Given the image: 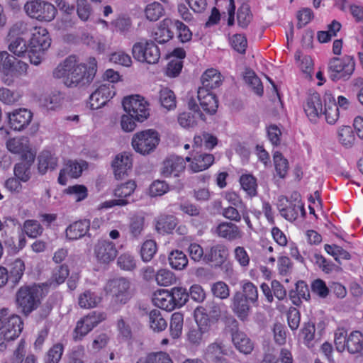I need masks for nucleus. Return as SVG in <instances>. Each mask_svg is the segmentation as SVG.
Listing matches in <instances>:
<instances>
[{"label":"nucleus","mask_w":363,"mask_h":363,"mask_svg":"<svg viewBox=\"0 0 363 363\" xmlns=\"http://www.w3.org/2000/svg\"><path fill=\"white\" fill-rule=\"evenodd\" d=\"M145 14L150 21H157L164 14L163 6L157 1L148 4L145 9Z\"/></svg>","instance_id":"49530a36"},{"label":"nucleus","mask_w":363,"mask_h":363,"mask_svg":"<svg viewBox=\"0 0 363 363\" xmlns=\"http://www.w3.org/2000/svg\"><path fill=\"white\" fill-rule=\"evenodd\" d=\"M57 6L59 10L65 13L66 16L62 18L60 21H57V26L58 29L65 30L68 28L72 27L74 22L69 18V16L74 13V6L70 5L64 0L55 1Z\"/></svg>","instance_id":"a878e982"},{"label":"nucleus","mask_w":363,"mask_h":363,"mask_svg":"<svg viewBox=\"0 0 363 363\" xmlns=\"http://www.w3.org/2000/svg\"><path fill=\"white\" fill-rule=\"evenodd\" d=\"M77 13L79 18L86 21L91 13V8L87 0H76Z\"/></svg>","instance_id":"774afa93"},{"label":"nucleus","mask_w":363,"mask_h":363,"mask_svg":"<svg viewBox=\"0 0 363 363\" xmlns=\"http://www.w3.org/2000/svg\"><path fill=\"white\" fill-rule=\"evenodd\" d=\"M274 163L277 174L284 178L287 174L289 169V162L279 152H275L274 154Z\"/></svg>","instance_id":"4d7b16f0"},{"label":"nucleus","mask_w":363,"mask_h":363,"mask_svg":"<svg viewBox=\"0 0 363 363\" xmlns=\"http://www.w3.org/2000/svg\"><path fill=\"white\" fill-rule=\"evenodd\" d=\"M105 289L111 296V303L115 305H124L131 298L130 282L126 278L111 279L107 282Z\"/></svg>","instance_id":"1a4fd4ad"},{"label":"nucleus","mask_w":363,"mask_h":363,"mask_svg":"<svg viewBox=\"0 0 363 363\" xmlns=\"http://www.w3.org/2000/svg\"><path fill=\"white\" fill-rule=\"evenodd\" d=\"M106 318V315L104 312L92 311L81 319L84 321V323H86L92 330L101 322L104 320Z\"/></svg>","instance_id":"bf43d9fd"},{"label":"nucleus","mask_w":363,"mask_h":363,"mask_svg":"<svg viewBox=\"0 0 363 363\" xmlns=\"http://www.w3.org/2000/svg\"><path fill=\"white\" fill-rule=\"evenodd\" d=\"M211 292L215 297L220 299H226L230 296L229 286L222 281L213 283L211 288Z\"/></svg>","instance_id":"680f3d73"},{"label":"nucleus","mask_w":363,"mask_h":363,"mask_svg":"<svg viewBox=\"0 0 363 363\" xmlns=\"http://www.w3.org/2000/svg\"><path fill=\"white\" fill-rule=\"evenodd\" d=\"M34 28L35 26L29 21L19 20L9 27L6 37L24 38L23 36L32 33Z\"/></svg>","instance_id":"bb28decb"},{"label":"nucleus","mask_w":363,"mask_h":363,"mask_svg":"<svg viewBox=\"0 0 363 363\" xmlns=\"http://www.w3.org/2000/svg\"><path fill=\"white\" fill-rule=\"evenodd\" d=\"M31 34L28 58L31 64L38 65L43 59L45 51L51 45V39L48 30L43 27H35Z\"/></svg>","instance_id":"7ed1b4c3"},{"label":"nucleus","mask_w":363,"mask_h":363,"mask_svg":"<svg viewBox=\"0 0 363 363\" xmlns=\"http://www.w3.org/2000/svg\"><path fill=\"white\" fill-rule=\"evenodd\" d=\"M169 291L172 297L174 308L183 306L189 300V294L185 288L174 287Z\"/></svg>","instance_id":"09e8293b"},{"label":"nucleus","mask_w":363,"mask_h":363,"mask_svg":"<svg viewBox=\"0 0 363 363\" xmlns=\"http://www.w3.org/2000/svg\"><path fill=\"white\" fill-rule=\"evenodd\" d=\"M232 340L235 347L245 354L251 353L254 345L243 332L236 330L232 334Z\"/></svg>","instance_id":"72a5a7b5"},{"label":"nucleus","mask_w":363,"mask_h":363,"mask_svg":"<svg viewBox=\"0 0 363 363\" xmlns=\"http://www.w3.org/2000/svg\"><path fill=\"white\" fill-rule=\"evenodd\" d=\"M172 21L169 18L164 19L160 24L159 27L152 33L153 41L160 44L167 43L173 38V32L171 31L169 26Z\"/></svg>","instance_id":"2f4dec72"},{"label":"nucleus","mask_w":363,"mask_h":363,"mask_svg":"<svg viewBox=\"0 0 363 363\" xmlns=\"http://www.w3.org/2000/svg\"><path fill=\"white\" fill-rule=\"evenodd\" d=\"M24 11L29 17L47 22L52 21L57 13V10L53 4L41 0L28 1L24 5Z\"/></svg>","instance_id":"6e6552de"},{"label":"nucleus","mask_w":363,"mask_h":363,"mask_svg":"<svg viewBox=\"0 0 363 363\" xmlns=\"http://www.w3.org/2000/svg\"><path fill=\"white\" fill-rule=\"evenodd\" d=\"M238 25L242 28H246L252 20V14L248 5H242L239 8L237 14Z\"/></svg>","instance_id":"338daca9"},{"label":"nucleus","mask_w":363,"mask_h":363,"mask_svg":"<svg viewBox=\"0 0 363 363\" xmlns=\"http://www.w3.org/2000/svg\"><path fill=\"white\" fill-rule=\"evenodd\" d=\"M198 119L204 121H206V117L201 112L197 111L196 113L183 112L178 116V123L183 128H191L197 125Z\"/></svg>","instance_id":"a19ab883"},{"label":"nucleus","mask_w":363,"mask_h":363,"mask_svg":"<svg viewBox=\"0 0 363 363\" xmlns=\"http://www.w3.org/2000/svg\"><path fill=\"white\" fill-rule=\"evenodd\" d=\"M244 80L245 83L249 85L257 95H262V84L254 72L251 70L246 71L244 75Z\"/></svg>","instance_id":"864d4df0"},{"label":"nucleus","mask_w":363,"mask_h":363,"mask_svg":"<svg viewBox=\"0 0 363 363\" xmlns=\"http://www.w3.org/2000/svg\"><path fill=\"white\" fill-rule=\"evenodd\" d=\"M131 155L124 152L116 156L112 162L114 175L116 179H123L128 174L132 168Z\"/></svg>","instance_id":"aec40b11"},{"label":"nucleus","mask_w":363,"mask_h":363,"mask_svg":"<svg viewBox=\"0 0 363 363\" xmlns=\"http://www.w3.org/2000/svg\"><path fill=\"white\" fill-rule=\"evenodd\" d=\"M177 225V218L174 216L161 215L156 223V230L160 233H171Z\"/></svg>","instance_id":"58836bf2"},{"label":"nucleus","mask_w":363,"mask_h":363,"mask_svg":"<svg viewBox=\"0 0 363 363\" xmlns=\"http://www.w3.org/2000/svg\"><path fill=\"white\" fill-rule=\"evenodd\" d=\"M148 104L139 95L127 96L123 99L124 111L137 121L143 122L149 116Z\"/></svg>","instance_id":"f8f14e48"},{"label":"nucleus","mask_w":363,"mask_h":363,"mask_svg":"<svg viewBox=\"0 0 363 363\" xmlns=\"http://www.w3.org/2000/svg\"><path fill=\"white\" fill-rule=\"evenodd\" d=\"M25 271V264L21 259H16L10 264L9 275L10 281L13 286H16L20 281Z\"/></svg>","instance_id":"c03bdc74"},{"label":"nucleus","mask_w":363,"mask_h":363,"mask_svg":"<svg viewBox=\"0 0 363 363\" xmlns=\"http://www.w3.org/2000/svg\"><path fill=\"white\" fill-rule=\"evenodd\" d=\"M8 50L18 57H28L29 43L25 38H7Z\"/></svg>","instance_id":"c85d7f7f"},{"label":"nucleus","mask_w":363,"mask_h":363,"mask_svg":"<svg viewBox=\"0 0 363 363\" xmlns=\"http://www.w3.org/2000/svg\"><path fill=\"white\" fill-rule=\"evenodd\" d=\"M228 258L229 250L223 243H216L206 248L204 262L215 268L226 267Z\"/></svg>","instance_id":"ddd939ff"},{"label":"nucleus","mask_w":363,"mask_h":363,"mask_svg":"<svg viewBox=\"0 0 363 363\" xmlns=\"http://www.w3.org/2000/svg\"><path fill=\"white\" fill-rule=\"evenodd\" d=\"M338 139L342 145L346 147H351L355 140L352 127L345 125L340 128L338 130Z\"/></svg>","instance_id":"5fc2aeb1"},{"label":"nucleus","mask_w":363,"mask_h":363,"mask_svg":"<svg viewBox=\"0 0 363 363\" xmlns=\"http://www.w3.org/2000/svg\"><path fill=\"white\" fill-rule=\"evenodd\" d=\"M155 281L160 286H168L176 283L177 277L170 270L161 269L156 273Z\"/></svg>","instance_id":"603ef678"},{"label":"nucleus","mask_w":363,"mask_h":363,"mask_svg":"<svg viewBox=\"0 0 363 363\" xmlns=\"http://www.w3.org/2000/svg\"><path fill=\"white\" fill-rule=\"evenodd\" d=\"M90 228L89 220H80L70 224L66 229V237L69 240H77L84 236Z\"/></svg>","instance_id":"cd10ccee"},{"label":"nucleus","mask_w":363,"mask_h":363,"mask_svg":"<svg viewBox=\"0 0 363 363\" xmlns=\"http://www.w3.org/2000/svg\"><path fill=\"white\" fill-rule=\"evenodd\" d=\"M23 230L28 237L35 238L43 233V228L35 220H26L23 223Z\"/></svg>","instance_id":"6e6d98bb"},{"label":"nucleus","mask_w":363,"mask_h":363,"mask_svg":"<svg viewBox=\"0 0 363 363\" xmlns=\"http://www.w3.org/2000/svg\"><path fill=\"white\" fill-rule=\"evenodd\" d=\"M145 218L142 216L134 215L130 218L128 225L129 233L134 239H138L145 228Z\"/></svg>","instance_id":"79ce46f5"},{"label":"nucleus","mask_w":363,"mask_h":363,"mask_svg":"<svg viewBox=\"0 0 363 363\" xmlns=\"http://www.w3.org/2000/svg\"><path fill=\"white\" fill-rule=\"evenodd\" d=\"M116 92L113 85L104 84L97 88L89 97V104L91 109H99L104 106L113 97Z\"/></svg>","instance_id":"dca6fc26"},{"label":"nucleus","mask_w":363,"mask_h":363,"mask_svg":"<svg viewBox=\"0 0 363 363\" xmlns=\"http://www.w3.org/2000/svg\"><path fill=\"white\" fill-rule=\"evenodd\" d=\"M9 123L11 128L15 130H22L31 122L33 113L26 108H19L12 113H8Z\"/></svg>","instance_id":"a211bd4d"},{"label":"nucleus","mask_w":363,"mask_h":363,"mask_svg":"<svg viewBox=\"0 0 363 363\" xmlns=\"http://www.w3.org/2000/svg\"><path fill=\"white\" fill-rule=\"evenodd\" d=\"M42 289L37 285L23 286L16 292V302L18 308L25 315H28L38 308Z\"/></svg>","instance_id":"39448f33"},{"label":"nucleus","mask_w":363,"mask_h":363,"mask_svg":"<svg viewBox=\"0 0 363 363\" xmlns=\"http://www.w3.org/2000/svg\"><path fill=\"white\" fill-rule=\"evenodd\" d=\"M230 43L232 48L240 54L245 52L247 41L245 35L241 34H235L230 38Z\"/></svg>","instance_id":"0e129e2a"},{"label":"nucleus","mask_w":363,"mask_h":363,"mask_svg":"<svg viewBox=\"0 0 363 363\" xmlns=\"http://www.w3.org/2000/svg\"><path fill=\"white\" fill-rule=\"evenodd\" d=\"M240 183L243 190L246 191L250 196L252 197L257 195V180L252 175H242L240 179Z\"/></svg>","instance_id":"3c124183"},{"label":"nucleus","mask_w":363,"mask_h":363,"mask_svg":"<svg viewBox=\"0 0 363 363\" xmlns=\"http://www.w3.org/2000/svg\"><path fill=\"white\" fill-rule=\"evenodd\" d=\"M149 326L155 333L164 331L167 328V321L162 312L158 309H153L148 313Z\"/></svg>","instance_id":"4c0bfd02"},{"label":"nucleus","mask_w":363,"mask_h":363,"mask_svg":"<svg viewBox=\"0 0 363 363\" xmlns=\"http://www.w3.org/2000/svg\"><path fill=\"white\" fill-rule=\"evenodd\" d=\"M96 260L101 264H108L117 257L118 250L116 245L108 240H100L94 247Z\"/></svg>","instance_id":"4468645a"},{"label":"nucleus","mask_w":363,"mask_h":363,"mask_svg":"<svg viewBox=\"0 0 363 363\" xmlns=\"http://www.w3.org/2000/svg\"><path fill=\"white\" fill-rule=\"evenodd\" d=\"M304 111L309 120L314 123L323 114L322 101L318 93L314 92L308 96Z\"/></svg>","instance_id":"412c9836"},{"label":"nucleus","mask_w":363,"mask_h":363,"mask_svg":"<svg viewBox=\"0 0 363 363\" xmlns=\"http://www.w3.org/2000/svg\"><path fill=\"white\" fill-rule=\"evenodd\" d=\"M184 325V315L179 312L174 313L171 316L169 323L170 335L173 339L179 338L182 333Z\"/></svg>","instance_id":"37998d69"},{"label":"nucleus","mask_w":363,"mask_h":363,"mask_svg":"<svg viewBox=\"0 0 363 363\" xmlns=\"http://www.w3.org/2000/svg\"><path fill=\"white\" fill-rule=\"evenodd\" d=\"M215 233L228 241L241 238L242 233L238 226L231 222H222L216 228Z\"/></svg>","instance_id":"393cba45"},{"label":"nucleus","mask_w":363,"mask_h":363,"mask_svg":"<svg viewBox=\"0 0 363 363\" xmlns=\"http://www.w3.org/2000/svg\"><path fill=\"white\" fill-rule=\"evenodd\" d=\"M202 86L200 89L211 90L216 89L222 83L221 76L215 69H207L201 76Z\"/></svg>","instance_id":"f704fd0d"},{"label":"nucleus","mask_w":363,"mask_h":363,"mask_svg":"<svg viewBox=\"0 0 363 363\" xmlns=\"http://www.w3.org/2000/svg\"><path fill=\"white\" fill-rule=\"evenodd\" d=\"M230 301V308L232 311L240 320H247L250 313V302L240 294V291L235 292Z\"/></svg>","instance_id":"6ab92c4d"},{"label":"nucleus","mask_w":363,"mask_h":363,"mask_svg":"<svg viewBox=\"0 0 363 363\" xmlns=\"http://www.w3.org/2000/svg\"><path fill=\"white\" fill-rule=\"evenodd\" d=\"M279 210L281 216L289 221H294L298 218V211H301L303 216L306 214L303 204L300 201L297 203L289 202L286 207H281V205H280Z\"/></svg>","instance_id":"e433bc0d"},{"label":"nucleus","mask_w":363,"mask_h":363,"mask_svg":"<svg viewBox=\"0 0 363 363\" xmlns=\"http://www.w3.org/2000/svg\"><path fill=\"white\" fill-rule=\"evenodd\" d=\"M135 188L136 184L133 180L121 184L114 191V195L118 199L105 201L103 203L102 207L111 208L114 206H126L130 203L127 198L132 195Z\"/></svg>","instance_id":"2eb2a0df"},{"label":"nucleus","mask_w":363,"mask_h":363,"mask_svg":"<svg viewBox=\"0 0 363 363\" xmlns=\"http://www.w3.org/2000/svg\"><path fill=\"white\" fill-rule=\"evenodd\" d=\"M214 162V156L208 153H196L193 157L191 163L189 164L190 169L194 172H199L209 168Z\"/></svg>","instance_id":"c756f323"},{"label":"nucleus","mask_w":363,"mask_h":363,"mask_svg":"<svg viewBox=\"0 0 363 363\" xmlns=\"http://www.w3.org/2000/svg\"><path fill=\"white\" fill-rule=\"evenodd\" d=\"M86 167L87 163L85 161H81L80 162L72 160L68 161L65 167L60 172L58 182L61 185H65L67 184L66 174L72 178H78L81 176L83 169Z\"/></svg>","instance_id":"4be33fe9"},{"label":"nucleus","mask_w":363,"mask_h":363,"mask_svg":"<svg viewBox=\"0 0 363 363\" xmlns=\"http://www.w3.org/2000/svg\"><path fill=\"white\" fill-rule=\"evenodd\" d=\"M133 57L140 62L154 65L160 58V51L152 40H142L135 43L132 48Z\"/></svg>","instance_id":"9d476101"},{"label":"nucleus","mask_w":363,"mask_h":363,"mask_svg":"<svg viewBox=\"0 0 363 363\" xmlns=\"http://www.w3.org/2000/svg\"><path fill=\"white\" fill-rule=\"evenodd\" d=\"M38 161V169L41 174H45L48 170L55 169L57 165V158L48 150L40 153Z\"/></svg>","instance_id":"7c9ffc66"},{"label":"nucleus","mask_w":363,"mask_h":363,"mask_svg":"<svg viewBox=\"0 0 363 363\" xmlns=\"http://www.w3.org/2000/svg\"><path fill=\"white\" fill-rule=\"evenodd\" d=\"M240 294L250 303H255L258 300V290L257 286L250 281L245 280L241 283Z\"/></svg>","instance_id":"de8ad7c7"},{"label":"nucleus","mask_w":363,"mask_h":363,"mask_svg":"<svg viewBox=\"0 0 363 363\" xmlns=\"http://www.w3.org/2000/svg\"><path fill=\"white\" fill-rule=\"evenodd\" d=\"M159 142L157 132L149 129L136 133L132 138V146L137 152L146 155L155 150Z\"/></svg>","instance_id":"9b49d317"},{"label":"nucleus","mask_w":363,"mask_h":363,"mask_svg":"<svg viewBox=\"0 0 363 363\" xmlns=\"http://www.w3.org/2000/svg\"><path fill=\"white\" fill-rule=\"evenodd\" d=\"M6 147L11 152L21 154L22 159L26 158L27 153H33L30 149L29 140L25 137L9 140L6 143Z\"/></svg>","instance_id":"473e14b6"},{"label":"nucleus","mask_w":363,"mask_h":363,"mask_svg":"<svg viewBox=\"0 0 363 363\" xmlns=\"http://www.w3.org/2000/svg\"><path fill=\"white\" fill-rule=\"evenodd\" d=\"M326 121L329 124H334L339 118V108L337 104L333 100L328 105L325 106V111L323 112Z\"/></svg>","instance_id":"69168bd1"},{"label":"nucleus","mask_w":363,"mask_h":363,"mask_svg":"<svg viewBox=\"0 0 363 363\" xmlns=\"http://www.w3.org/2000/svg\"><path fill=\"white\" fill-rule=\"evenodd\" d=\"M35 160L33 153H27L26 158L14 166L13 172L15 176L23 182H28L31 177L30 168Z\"/></svg>","instance_id":"5701e85b"},{"label":"nucleus","mask_w":363,"mask_h":363,"mask_svg":"<svg viewBox=\"0 0 363 363\" xmlns=\"http://www.w3.org/2000/svg\"><path fill=\"white\" fill-rule=\"evenodd\" d=\"M87 188L84 185L76 184L69 186L65 192L76 201H81L87 197Z\"/></svg>","instance_id":"052dcab7"},{"label":"nucleus","mask_w":363,"mask_h":363,"mask_svg":"<svg viewBox=\"0 0 363 363\" xmlns=\"http://www.w3.org/2000/svg\"><path fill=\"white\" fill-rule=\"evenodd\" d=\"M152 301L158 308L167 311L174 309L172 297L170 291L167 290H159L154 294Z\"/></svg>","instance_id":"c9c22d12"},{"label":"nucleus","mask_w":363,"mask_h":363,"mask_svg":"<svg viewBox=\"0 0 363 363\" xmlns=\"http://www.w3.org/2000/svg\"><path fill=\"white\" fill-rule=\"evenodd\" d=\"M195 325L190 326L185 334L186 344L191 348H199L204 345L212 329L213 320L208 317L202 306L194 311Z\"/></svg>","instance_id":"f03ea898"},{"label":"nucleus","mask_w":363,"mask_h":363,"mask_svg":"<svg viewBox=\"0 0 363 363\" xmlns=\"http://www.w3.org/2000/svg\"><path fill=\"white\" fill-rule=\"evenodd\" d=\"M354 59L350 55H345L342 58L335 57L328 62L329 76L334 82L347 80L354 72Z\"/></svg>","instance_id":"423d86ee"},{"label":"nucleus","mask_w":363,"mask_h":363,"mask_svg":"<svg viewBox=\"0 0 363 363\" xmlns=\"http://www.w3.org/2000/svg\"><path fill=\"white\" fill-rule=\"evenodd\" d=\"M101 301V297L90 290H86L78 297V304L82 308H95Z\"/></svg>","instance_id":"ea45409f"},{"label":"nucleus","mask_w":363,"mask_h":363,"mask_svg":"<svg viewBox=\"0 0 363 363\" xmlns=\"http://www.w3.org/2000/svg\"><path fill=\"white\" fill-rule=\"evenodd\" d=\"M117 264L121 269L126 271H133L137 266L133 256L128 253L121 255L117 259Z\"/></svg>","instance_id":"e2e57ef3"},{"label":"nucleus","mask_w":363,"mask_h":363,"mask_svg":"<svg viewBox=\"0 0 363 363\" xmlns=\"http://www.w3.org/2000/svg\"><path fill=\"white\" fill-rule=\"evenodd\" d=\"M198 100L203 110L208 114H214L218 108V101L211 90L200 89L198 90Z\"/></svg>","instance_id":"b1692460"},{"label":"nucleus","mask_w":363,"mask_h":363,"mask_svg":"<svg viewBox=\"0 0 363 363\" xmlns=\"http://www.w3.org/2000/svg\"><path fill=\"white\" fill-rule=\"evenodd\" d=\"M169 265L176 270H182L188 264L186 255L180 250L172 251L168 257Z\"/></svg>","instance_id":"a18cd8bd"},{"label":"nucleus","mask_w":363,"mask_h":363,"mask_svg":"<svg viewBox=\"0 0 363 363\" xmlns=\"http://www.w3.org/2000/svg\"><path fill=\"white\" fill-rule=\"evenodd\" d=\"M23 330V322L19 315L9 313L7 308L0 310V335L8 340L17 338Z\"/></svg>","instance_id":"0eeeda50"},{"label":"nucleus","mask_w":363,"mask_h":363,"mask_svg":"<svg viewBox=\"0 0 363 363\" xmlns=\"http://www.w3.org/2000/svg\"><path fill=\"white\" fill-rule=\"evenodd\" d=\"M160 102L166 109L170 111L176 108V96L174 93L168 88H164L160 91Z\"/></svg>","instance_id":"8fccbe9b"},{"label":"nucleus","mask_w":363,"mask_h":363,"mask_svg":"<svg viewBox=\"0 0 363 363\" xmlns=\"http://www.w3.org/2000/svg\"><path fill=\"white\" fill-rule=\"evenodd\" d=\"M186 168L185 160L179 156L171 155L162 162L160 174L164 177H179Z\"/></svg>","instance_id":"f3484780"},{"label":"nucleus","mask_w":363,"mask_h":363,"mask_svg":"<svg viewBox=\"0 0 363 363\" xmlns=\"http://www.w3.org/2000/svg\"><path fill=\"white\" fill-rule=\"evenodd\" d=\"M334 343L340 352L347 350L350 354H363V335L359 331H352L348 335L346 330L338 328L335 333Z\"/></svg>","instance_id":"20e7f679"},{"label":"nucleus","mask_w":363,"mask_h":363,"mask_svg":"<svg viewBox=\"0 0 363 363\" xmlns=\"http://www.w3.org/2000/svg\"><path fill=\"white\" fill-rule=\"evenodd\" d=\"M97 71V62L94 57H89L88 64H77L74 57H69L60 64L53 71V76L62 79L67 87L85 86L94 79Z\"/></svg>","instance_id":"f257e3e1"},{"label":"nucleus","mask_w":363,"mask_h":363,"mask_svg":"<svg viewBox=\"0 0 363 363\" xmlns=\"http://www.w3.org/2000/svg\"><path fill=\"white\" fill-rule=\"evenodd\" d=\"M157 252V244L154 240H148L143 242L140 255L142 259L145 262H150Z\"/></svg>","instance_id":"13d9d810"}]
</instances>
